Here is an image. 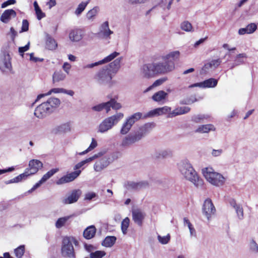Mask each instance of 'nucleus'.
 <instances>
[{"instance_id": "nucleus-61", "label": "nucleus", "mask_w": 258, "mask_h": 258, "mask_svg": "<svg viewBox=\"0 0 258 258\" xmlns=\"http://www.w3.org/2000/svg\"><path fill=\"white\" fill-rule=\"evenodd\" d=\"M44 183L41 179H40L38 182H37L28 191V193H31L34 191L36 188L40 186V185Z\"/></svg>"}, {"instance_id": "nucleus-37", "label": "nucleus", "mask_w": 258, "mask_h": 258, "mask_svg": "<svg viewBox=\"0 0 258 258\" xmlns=\"http://www.w3.org/2000/svg\"><path fill=\"white\" fill-rule=\"evenodd\" d=\"M130 220L128 217L124 218L121 223V229L122 233L125 235L127 233V228L130 225Z\"/></svg>"}, {"instance_id": "nucleus-49", "label": "nucleus", "mask_w": 258, "mask_h": 258, "mask_svg": "<svg viewBox=\"0 0 258 258\" xmlns=\"http://www.w3.org/2000/svg\"><path fill=\"white\" fill-rule=\"evenodd\" d=\"M28 176L29 175L28 172L25 171L24 173L20 174L18 176L15 177L16 182L18 183L22 181L23 180H25Z\"/></svg>"}, {"instance_id": "nucleus-17", "label": "nucleus", "mask_w": 258, "mask_h": 258, "mask_svg": "<svg viewBox=\"0 0 258 258\" xmlns=\"http://www.w3.org/2000/svg\"><path fill=\"white\" fill-rule=\"evenodd\" d=\"M156 126L155 123L148 122L140 126L136 132L140 136L141 139L144 137L147 134L150 133Z\"/></svg>"}, {"instance_id": "nucleus-54", "label": "nucleus", "mask_w": 258, "mask_h": 258, "mask_svg": "<svg viewBox=\"0 0 258 258\" xmlns=\"http://www.w3.org/2000/svg\"><path fill=\"white\" fill-rule=\"evenodd\" d=\"M29 47L30 42H28L25 46L19 48V52L22 57L24 56V52L27 51L29 49Z\"/></svg>"}, {"instance_id": "nucleus-23", "label": "nucleus", "mask_w": 258, "mask_h": 258, "mask_svg": "<svg viewBox=\"0 0 258 258\" xmlns=\"http://www.w3.org/2000/svg\"><path fill=\"white\" fill-rule=\"evenodd\" d=\"M190 108L187 106L178 107L172 112L169 113L168 114V117H173L177 115L183 114L188 112Z\"/></svg>"}, {"instance_id": "nucleus-50", "label": "nucleus", "mask_w": 258, "mask_h": 258, "mask_svg": "<svg viewBox=\"0 0 258 258\" xmlns=\"http://www.w3.org/2000/svg\"><path fill=\"white\" fill-rule=\"evenodd\" d=\"M106 167V165L101 164L99 160L97 161L94 165V169L96 171L99 172Z\"/></svg>"}, {"instance_id": "nucleus-22", "label": "nucleus", "mask_w": 258, "mask_h": 258, "mask_svg": "<svg viewBox=\"0 0 258 258\" xmlns=\"http://www.w3.org/2000/svg\"><path fill=\"white\" fill-rule=\"evenodd\" d=\"M122 59V57L117 58L113 61L110 63L108 66H106L104 68L109 71L110 73H116L120 67V61Z\"/></svg>"}, {"instance_id": "nucleus-3", "label": "nucleus", "mask_w": 258, "mask_h": 258, "mask_svg": "<svg viewBox=\"0 0 258 258\" xmlns=\"http://www.w3.org/2000/svg\"><path fill=\"white\" fill-rule=\"evenodd\" d=\"M100 155L101 154L100 153H98V154H95L93 156L79 162L74 167V169L75 170V171L68 173L60 178L56 181V184L60 185L73 181L77 178L81 173V170H78L79 169L83 167L86 164L89 163L95 159L98 158Z\"/></svg>"}, {"instance_id": "nucleus-53", "label": "nucleus", "mask_w": 258, "mask_h": 258, "mask_svg": "<svg viewBox=\"0 0 258 258\" xmlns=\"http://www.w3.org/2000/svg\"><path fill=\"white\" fill-rule=\"evenodd\" d=\"M249 34L253 33L257 29V25L255 23H251L246 26Z\"/></svg>"}, {"instance_id": "nucleus-12", "label": "nucleus", "mask_w": 258, "mask_h": 258, "mask_svg": "<svg viewBox=\"0 0 258 258\" xmlns=\"http://www.w3.org/2000/svg\"><path fill=\"white\" fill-rule=\"evenodd\" d=\"M143 72L147 78L152 77L159 74L157 69V63L145 64L143 66Z\"/></svg>"}, {"instance_id": "nucleus-64", "label": "nucleus", "mask_w": 258, "mask_h": 258, "mask_svg": "<svg viewBox=\"0 0 258 258\" xmlns=\"http://www.w3.org/2000/svg\"><path fill=\"white\" fill-rule=\"evenodd\" d=\"M15 0H8L5 2H4L1 6L2 8H5L8 7L9 5H13L16 3Z\"/></svg>"}, {"instance_id": "nucleus-28", "label": "nucleus", "mask_w": 258, "mask_h": 258, "mask_svg": "<svg viewBox=\"0 0 258 258\" xmlns=\"http://www.w3.org/2000/svg\"><path fill=\"white\" fill-rule=\"evenodd\" d=\"M100 33L106 38L109 37L110 35L113 33V31L109 29L108 21H105L101 25Z\"/></svg>"}, {"instance_id": "nucleus-47", "label": "nucleus", "mask_w": 258, "mask_h": 258, "mask_svg": "<svg viewBox=\"0 0 258 258\" xmlns=\"http://www.w3.org/2000/svg\"><path fill=\"white\" fill-rule=\"evenodd\" d=\"M208 117V116L207 115H205L204 114H199L197 115L194 116L192 117V120L196 123H200L204 119H207Z\"/></svg>"}, {"instance_id": "nucleus-30", "label": "nucleus", "mask_w": 258, "mask_h": 258, "mask_svg": "<svg viewBox=\"0 0 258 258\" xmlns=\"http://www.w3.org/2000/svg\"><path fill=\"white\" fill-rule=\"evenodd\" d=\"M215 127L212 124L200 125L195 131L196 133H208L211 131H215Z\"/></svg>"}, {"instance_id": "nucleus-10", "label": "nucleus", "mask_w": 258, "mask_h": 258, "mask_svg": "<svg viewBox=\"0 0 258 258\" xmlns=\"http://www.w3.org/2000/svg\"><path fill=\"white\" fill-rule=\"evenodd\" d=\"M202 212L208 221H210L212 216L215 214L216 209L211 199H207L204 201Z\"/></svg>"}, {"instance_id": "nucleus-15", "label": "nucleus", "mask_w": 258, "mask_h": 258, "mask_svg": "<svg viewBox=\"0 0 258 258\" xmlns=\"http://www.w3.org/2000/svg\"><path fill=\"white\" fill-rule=\"evenodd\" d=\"M81 195V190L79 189H74L67 197L62 200V203L65 205H68L76 203L78 201Z\"/></svg>"}, {"instance_id": "nucleus-58", "label": "nucleus", "mask_w": 258, "mask_h": 258, "mask_svg": "<svg viewBox=\"0 0 258 258\" xmlns=\"http://www.w3.org/2000/svg\"><path fill=\"white\" fill-rule=\"evenodd\" d=\"M159 113H160V115H162L163 114H166L168 112L170 113V110H171V108L169 107H168V106H164L161 108H159Z\"/></svg>"}, {"instance_id": "nucleus-63", "label": "nucleus", "mask_w": 258, "mask_h": 258, "mask_svg": "<svg viewBox=\"0 0 258 258\" xmlns=\"http://www.w3.org/2000/svg\"><path fill=\"white\" fill-rule=\"evenodd\" d=\"M63 92V88H55L51 89L48 92L47 94L49 95H50L51 93H61Z\"/></svg>"}, {"instance_id": "nucleus-6", "label": "nucleus", "mask_w": 258, "mask_h": 258, "mask_svg": "<svg viewBox=\"0 0 258 258\" xmlns=\"http://www.w3.org/2000/svg\"><path fill=\"white\" fill-rule=\"evenodd\" d=\"M202 172L206 180L213 185L219 186L225 182V178L223 176L215 172L212 168H205L203 169Z\"/></svg>"}, {"instance_id": "nucleus-8", "label": "nucleus", "mask_w": 258, "mask_h": 258, "mask_svg": "<svg viewBox=\"0 0 258 258\" xmlns=\"http://www.w3.org/2000/svg\"><path fill=\"white\" fill-rule=\"evenodd\" d=\"M141 140L140 136L135 131L125 136L122 139L120 146L123 148H126Z\"/></svg>"}, {"instance_id": "nucleus-18", "label": "nucleus", "mask_w": 258, "mask_h": 258, "mask_svg": "<svg viewBox=\"0 0 258 258\" xmlns=\"http://www.w3.org/2000/svg\"><path fill=\"white\" fill-rule=\"evenodd\" d=\"M119 54L118 52H117L116 51L113 52L111 54H109L107 56L105 57L103 59L94 63H92L91 64H88L86 66H85L83 68L84 69H91L92 68L95 66H98L99 64H102L104 63H106L108 62H109L111 61L112 59H113L114 58H115L117 56H118Z\"/></svg>"}, {"instance_id": "nucleus-41", "label": "nucleus", "mask_w": 258, "mask_h": 258, "mask_svg": "<svg viewBox=\"0 0 258 258\" xmlns=\"http://www.w3.org/2000/svg\"><path fill=\"white\" fill-rule=\"evenodd\" d=\"M142 116V113L141 112H137L126 118L133 124L139 120Z\"/></svg>"}, {"instance_id": "nucleus-38", "label": "nucleus", "mask_w": 258, "mask_h": 258, "mask_svg": "<svg viewBox=\"0 0 258 258\" xmlns=\"http://www.w3.org/2000/svg\"><path fill=\"white\" fill-rule=\"evenodd\" d=\"M58 171V168L52 169L48 171L46 173L44 174L41 179L42 180V181L45 182L49 178L52 176L55 173H56Z\"/></svg>"}, {"instance_id": "nucleus-62", "label": "nucleus", "mask_w": 258, "mask_h": 258, "mask_svg": "<svg viewBox=\"0 0 258 258\" xmlns=\"http://www.w3.org/2000/svg\"><path fill=\"white\" fill-rule=\"evenodd\" d=\"M44 183L41 179H40L38 182H37L28 191V193H31L34 191L36 188L40 186V185Z\"/></svg>"}, {"instance_id": "nucleus-13", "label": "nucleus", "mask_w": 258, "mask_h": 258, "mask_svg": "<svg viewBox=\"0 0 258 258\" xmlns=\"http://www.w3.org/2000/svg\"><path fill=\"white\" fill-rule=\"evenodd\" d=\"M51 113V109L47 106L45 102L38 105L35 109L34 115L37 118H42Z\"/></svg>"}, {"instance_id": "nucleus-9", "label": "nucleus", "mask_w": 258, "mask_h": 258, "mask_svg": "<svg viewBox=\"0 0 258 258\" xmlns=\"http://www.w3.org/2000/svg\"><path fill=\"white\" fill-rule=\"evenodd\" d=\"M95 79L99 84H106L111 82L112 76L109 71L104 68L96 75Z\"/></svg>"}, {"instance_id": "nucleus-59", "label": "nucleus", "mask_w": 258, "mask_h": 258, "mask_svg": "<svg viewBox=\"0 0 258 258\" xmlns=\"http://www.w3.org/2000/svg\"><path fill=\"white\" fill-rule=\"evenodd\" d=\"M96 196H97V195L95 192H88L85 194L84 200L90 201V200H91L92 199H93V198H95Z\"/></svg>"}, {"instance_id": "nucleus-25", "label": "nucleus", "mask_w": 258, "mask_h": 258, "mask_svg": "<svg viewBox=\"0 0 258 258\" xmlns=\"http://www.w3.org/2000/svg\"><path fill=\"white\" fill-rule=\"evenodd\" d=\"M96 232V229L94 225L89 226L84 231L83 236L87 239H90L94 237Z\"/></svg>"}, {"instance_id": "nucleus-46", "label": "nucleus", "mask_w": 258, "mask_h": 258, "mask_svg": "<svg viewBox=\"0 0 258 258\" xmlns=\"http://www.w3.org/2000/svg\"><path fill=\"white\" fill-rule=\"evenodd\" d=\"M249 249L251 252L256 254L258 253V244L253 240H251L249 243Z\"/></svg>"}, {"instance_id": "nucleus-32", "label": "nucleus", "mask_w": 258, "mask_h": 258, "mask_svg": "<svg viewBox=\"0 0 258 258\" xmlns=\"http://www.w3.org/2000/svg\"><path fill=\"white\" fill-rule=\"evenodd\" d=\"M66 78V74L63 73L61 71H56L53 74L52 82L53 83H58L63 81Z\"/></svg>"}, {"instance_id": "nucleus-40", "label": "nucleus", "mask_w": 258, "mask_h": 258, "mask_svg": "<svg viewBox=\"0 0 258 258\" xmlns=\"http://www.w3.org/2000/svg\"><path fill=\"white\" fill-rule=\"evenodd\" d=\"M25 252V245H21L14 249V253L17 258H21Z\"/></svg>"}, {"instance_id": "nucleus-36", "label": "nucleus", "mask_w": 258, "mask_h": 258, "mask_svg": "<svg viewBox=\"0 0 258 258\" xmlns=\"http://www.w3.org/2000/svg\"><path fill=\"white\" fill-rule=\"evenodd\" d=\"M99 11V8L97 6L94 7L92 9L88 12L86 14L87 18L89 20H92L97 15Z\"/></svg>"}, {"instance_id": "nucleus-5", "label": "nucleus", "mask_w": 258, "mask_h": 258, "mask_svg": "<svg viewBox=\"0 0 258 258\" xmlns=\"http://www.w3.org/2000/svg\"><path fill=\"white\" fill-rule=\"evenodd\" d=\"M123 116L122 113L118 112L105 118L99 125L98 132L104 133L111 130L123 117Z\"/></svg>"}, {"instance_id": "nucleus-33", "label": "nucleus", "mask_w": 258, "mask_h": 258, "mask_svg": "<svg viewBox=\"0 0 258 258\" xmlns=\"http://www.w3.org/2000/svg\"><path fill=\"white\" fill-rule=\"evenodd\" d=\"M46 47L49 50L55 49L57 46V43L54 39L49 35L46 36Z\"/></svg>"}, {"instance_id": "nucleus-39", "label": "nucleus", "mask_w": 258, "mask_h": 258, "mask_svg": "<svg viewBox=\"0 0 258 258\" xmlns=\"http://www.w3.org/2000/svg\"><path fill=\"white\" fill-rule=\"evenodd\" d=\"M180 28L186 32H193L194 29L191 24L188 21H184L180 24Z\"/></svg>"}, {"instance_id": "nucleus-26", "label": "nucleus", "mask_w": 258, "mask_h": 258, "mask_svg": "<svg viewBox=\"0 0 258 258\" xmlns=\"http://www.w3.org/2000/svg\"><path fill=\"white\" fill-rule=\"evenodd\" d=\"M47 106L51 109V112L52 113L54 108L58 107L60 104V100L57 98L51 97L49 98L47 101L45 102Z\"/></svg>"}, {"instance_id": "nucleus-27", "label": "nucleus", "mask_w": 258, "mask_h": 258, "mask_svg": "<svg viewBox=\"0 0 258 258\" xmlns=\"http://www.w3.org/2000/svg\"><path fill=\"white\" fill-rule=\"evenodd\" d=\"M172 151L170 149H166L157 151L155 156L157 158H165L172 156Z\"/></svg>"}, {"instance_id": "nucleus-31", "label": "nucleus", "mask_w": 258, "mask_h": 258, "mask_svg": "<svg viewBox=\"0 0 258 258\" xmlns=\"http://www.w3.org/2000/svg\"><path fill=\"white\" fill-rule=\"evenodd\" d=\"M116 237L114 236H108L102 242V245L106 247H111L115 243Z\"/></svg>"}, {"instance_id": "nucleus-48", "label": "nucleus", "mask_w": 258, "mask_h": 258, "mask_svg": "<svg viewBox=\"0 0 258 258\" xmlns=\"http://www.w3.org/2000/svg\"><path fill=\"white\" fill-rule=\"evenodd\" d=\"M157 238L160 243L162 244H166L169 242L170 239V236L169 234L164 236H161L159 235Z\"/></svg>"}, {"instance_id": "nucleus-57", "label": "nucleus", "mask_w": 258, "mask_h": 258, "mask_svg": "<svg viewBox=\"0 0 258 258\" xmlns=\"http://www.w3.org/2000/svg\"><path fill=\"white\" fill-rule=\"evenodd\" d=\"M167 80L166 78H163L156 80L152 84V86L157 87L162 85L164 82Z\"/></svg>"}, {"instance_id": "nucleus-51", "label": "nucleus", "mask_w": 258, "mask_h": 258, "mask_svg": "<svg viewBox=\"0 0 258 258\" xmlns=\"http://www.w3.org/2000/svg\"><path fill=\"white\" fill-rule=\"evenodd\" d=\"M236 211V213L237 214V217L239 220H242L243 218V210L241 205L235 208Z\"/></svg>"}, {"instance_id": "nucleus-1", "label": "nucleus", "mask_w": 258, "mask_h": 258, "mask_svg": "<svg viewBox=\"0 0 258 258\" xmlns=\"http://www.w3.org/2000/svg\"><path fill=\"white\" fill-rule=\"evenodd\" d=\"M178 169L184 177L193 183L196 186L203 184V181L193 168L192 165L187 159L181 161L178 164Z\"/></svg>"}, {"instance_id": "nucleus-56", "label": "nucleus", "mask_w": 258, "mask_h": 258, "mask_svg": "<svg viewBox=\"0 0 258 258\" xmlns=\"http://www.w3.org/2000/svg\"><path fill=\"white\" fill-rule=\"evenodd\" d=\"M29 29V22L27 20H23L21 32H26Z\"/></svg>"}, {"instance_id": "nucleus-43", "label": "nucleus", "mask_w": 258, "mask_h": 258, "mask_svg": "<svg viewBox=\"0 0 258 258\" xmlns=\"http://www.w3.org/2000/svg\"><path fill=\"white\" fill-rule=\"evenodd\" d=\"M97 141L94 138H92L91 143L89 147L84 151L79 153V155H84V154L87 153L88 152L91 151L93 149H94L95 148H96L97 147Z\"/></svg>"}, {"instance_id": "nucleus-24", "label": "nucleus", "mask_w": 258, "mask_h": 258, "mask_svg": "<svg viewBox=\"0 0 258 258\" xmlns=\"http://www.w3.org/2000/svg\"><path fill=\"white\" fill-rule=\"evenodd\" d=\"M1 67H4L6 69H10L12 67L11 57L8 53H4L1 57Z\"/></svg>"}, {"instance_id": "nucleus-52", "label": "nucleus", "mask_w": 258, "mask_h": 258, "mask_svg": "<svg viewBox=\"0 0 258 258\" xmlns=\"http://www.w3.org/2000/svg\"><path fill=\"white\" fill-rule=\"evenodd\" d=\"M246 57L247 56L245 53H240L236 56L235 61L237 63H239V64H242L244 62L242 58L244 57L246 58Z\"/></svg>"}, {"instance_id": "nucleus-29", "label": "nucleus", "mask_w": 258, "mask_h": 258, "mask_svg": "<svg viewBox=\"0 0 258 258\" xmlns=\"http://www.w3.org/2000/svg\"><path fill=\"white\" fill-rule=\"evenodd\" d=\"M134 124L132 123L126 118L125 119L124 122L122 123L121 128L120 130V134L121 135H125L127 134L130 131L131 128Z\"/></svg>"}, {"instance_id": "nucleus-7", "label": "nucleus", "mask_w": 258, "mask_h": 258, "mask_svg": "<svg viewBox=\"0 0 258 258\" xmlns=\"http://www.w3.org/2000/svg\"><path fill=\"white\" fill-rule=\"evenodd\" d=\"M115 110L119 109L121 107L120 103L117 102L114 99H111L109 101L99 104L92 107V110L95 111H101L103 109L108 113L110 110V108Z\"/></svg>"}, {"instance_id": "nucleus-42", "label": "nucleus", "mask_w": 258, "mask_h": 258, "mask_svg": "<svg viewBox=\"0 0 258 258\" xmlns=\"http://www.w3.org/2000/svg\"><path fill=\"white\" fill-rule=\"evenodd\" d=\"M89 2V1L86 2H82L81 3H80L77 8L76 9V11H75V14L77 15V16H79L80 15L83 11L85 9L86 6H87V5L88 4Z\"/></svg>"}, {"instance_id": "nucleus-34", "label": "nucleus", "mask_w": 258, "mask_h": 258, "mask_svg": "<svg viewBox=\"0 0 258 258\" xmlns=\"http://www.w3.org/2000/svg\"><path fill=\"white\" fill-rule=\"evenodd\" d=\"M168 96V94L164 91H159L155 93L152 97V99L156 102H160L165 99Z\"/></svg>"}, {"instance_id": "nucleus-21", "label": "nucleus", "mask_w": 258, "mask_h": 258, "mask_svg": "<svg viewBox=\"0 0 258 258\" xmlns=\"http://www.w3.org/2000/svg\"><path fill=\"white\" fill-rule=\"evenodd\" d=\"M83 32L80 29H73L69 33V38L72 42L80 41L83 38Z\"/></svg>"}, {"instance_id": "nucleus-60", "label": "nucleus", "mask_w": 258, "mask_h": 258, "mask_svg": "<svg viewBox=\"0 0 258 258\" xmlns=\"http://www.w3.org/2000/svg\"><path fill=\"white\" fill-rule=\"evenodd\" d=\"M223 152V150L221 149L215 150L213 149L211 152V154L213 157H219Z\"/></svg>"}, {"instance_id": "nucleus-2", "label": "nucleus", "mask_w": 258, "mask_h": 258, "mask_svg": "<svg viewBox=\"0 0 258 258\" xmlns=\"http://www.w3.org/2000/svg\"><path fill=\"white\" fill-rule=\"evenodd\" d=\"M180 55L179 51H174L161 56L162 62L157 63L158 73L166 74L175 69L174 61L178 59Z\"/></svg>"}, {"instance_id": "nucleus-19", "label": "nucleus", "mask_w": 258, "mask_h": 258, "mask_svg": "<svg viewBox=\"0 0 258 258\" xmlns=\"http://www.w3.org/2000/svg\"><path fill=\"white\" fill-rule=\"evenodd\" d=\"M133 220L138 226H142L143 220L146 216L145 213L139 209L134 210L132 211Z\"/></svg>"}, {"instance_id": "nucleus-16", "label": "nucleus", "mask_w": 258, "mask_h": 258, "mask_svg": "<svg viewBox=\"0 0 258 258\" xmlns=\"http://www.w3.org/2000/svg\"><path fill=\"white\" fill-rule=\"evenodd\" d=\"M218 80L214 78H210L200 83L191 84L188 86L189 88L199 87L200 88H213L217 86Z\"/></svg>"}, {"instance_id": "nucleus-45", "label": "nucleus", "mask_w": 258, "mask_h": 258, "mask_svg": "<svg viewBox=\"0 0 258 258\" xmlns=\"http://www.w3.org/2000/svg\"><path fill=\"white\" fill-rule=\"evenodd\" d=\"M105 255L106 252L104 251L97 250L90 253V258H102Z\"/></svg>"}, {"instance_id": "nucleus-44", "label": "nucleus", "mask_w": 258, "mask_h": 258, "mask_svg": "<svg viewBox=\"0 0 258 258\" xmlns=\"http://www.w3.org/2000/svg\"><path fill=\"white\" fill-rule=\"evenodd\" d=\"M69 219V217L59 218L55 223V227L57 228H60L64 225L65 223L67 222Z\"/></svg>"}, {"instance_id": "nucleus-55", "label": "nucleus", "mask_w": 258, "mask_h": 258, "mask_svg": "<svg viewBox=\"0 0 258 258\" xmlns=\"http://www.w3.org/2000/svg\"><path fill=\"white\" fill-rule=\"evenodd\" d=\"M36 14L37 15V18L40 20L43 18L45 17V14L40 9V8H38L36 9H35Z\"/></svg>"}, {"instance_id": "nucleus-11", "label": "nucleus", "mask_w": 258, "mask_h": 258, "mask_svg": "<svg viewBox=\"0 0 258 258\" xmlns=\"http://www.w3.org/2000/svg\"><path fill=\"white\" fill-rule=\"evenodd\" d=\"M149 183L146 181L135 182L128 181L124 184V187L128 190H139L148 186Z\"/></svg>"}, {"instance_id": "nucleus-14", "label": "nucleus", "mask_w": 258, "mask_h": 258, "mask_svg": "<svg viewBox=\"0 0 258 258\" xmlns=\"http://www.w3.org/2000/svg\"><path fill=\"white\" fill-rule=\"evenodd\" d=\"M42 167L43 163L41 161L37 159H32L29 162V167L25 171H27L28 175L30 176L37 173Z\"/></svg>"}, {"instance_id": "nucleus-20", "label": "nucleus", "mask_w": 258, "mask_h": 258, "mask_svg": "<svg viewBox=\"0 0 258 258\" xmlns=\"http://www.w3.org/2000/svg\"><path fill=\"white\" fill-rule=\"evenodd\" d=\"M16 12L13 9H8L5 10L1 15V21L5 24L9 23L12 18L16 17Z\"/></svg>"}, {"instance_id": "nucleus-35", "label": "nucleus", "mask_w": 258, "mask_h": 258, "mask_svg": "<svg viewBox=\"0 0 258 258\" xmlns=\"http://www.w3.org/2000/svg\"><path fill=\"white\" fill-rule=\"evenodd\" d=\"M221 60L220 59H213L210 62L207 63L204 66L203 69L205 70H208L209 69H216L221 63Z\"/></svg>"}, {"instance_id": "nucleus-4", "label": "nucleus", "mask_w": 258, "mask_h": 258, "mask_svg": "<svg viewBox=\"0 0 258 258\" xmlns=\"http://www.w3.org/2000/svg\"><path fill=\"white\" fill-rule=\"evenodd\" d=\"M78 240L73 236H65L62 238L61 245V254L65 258H76L73 245H78Z\"/></svg>"}]
</instances>
